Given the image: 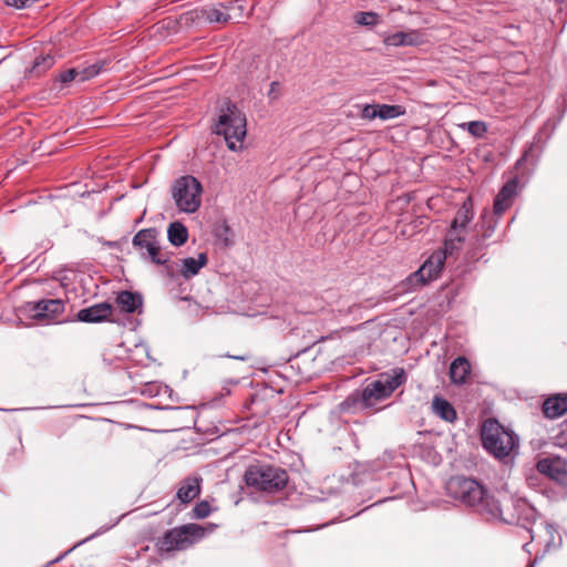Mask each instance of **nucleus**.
<instances>
[{"instance_id":"10","label":"nucleus","mask_w":567,"mask_h":567,"mask_svg":"<svg viewBox=\"0 0 567 567\" xmlns=\"http://www.w3.org/2000/svg\"><path fill=\"white\" fill-rule=\"evenodd\" d=\"M445 259L444 252H440L439 250L433 252L423 265L406 279L409 288L415 289L436 279L443 269Z\"/></svg>"},{"instance_id":"14","label":"nucleus","mask_w":567,"mask_h":567,"mask_svg":"<svg viewBox=\"0 0 567 567\" xmlns=\"http://www.w3.org/2000/svg\"><path fill=\"white\" fill-rule=\"evenodd\" d=\"M203 478L200 476H187L185 477L176 492V498L182 504H188L193 499L199 496L202 491Z\"/></svg>"},{"instance_id":"9","label":"nucleus","mask_w":567,"mask_h":567,"mask_svg":"<svg viewBox=\"0 0 567 567\" xmlns=\"http://www.w3.org/2000/svg\"><path fill=\"white\" fill-rule=\"evenodd\" d=\"M132 244L143 258L150 259L153 264L165 265L168 261V257L161 251L158 230L156 228L138 230L134 235Z\"/></svg>"},{"instance_id":"1","label":"nucleus","mask_w":567,"mask_h":567,"mask_svg":"<svg viewBox=\"0 0 567 567\" xmlns=\"http://www.w3.org/2000/svg\"><path fill=\"white\" fill-rule=\"evenodd\" d=\"M446 491L451 497L488 520L519 524L530 509L526 499L514 496L495 498L480 482L465 476L451 477Z\"/></svg>"},{"instance_id":"13","label":"nucleus","mask_w":567,"mask_h":567,"mask_svg":"<svg viewBox=\"0 0 567 567\" xmlns=\"http://www.w3.org/2000/svg\"><path fill=\"white\" fill-rule=\"evenodd\" d=\"M112 305L109 302H100L95 303L91 307L81 309L76 318L79 321L82 322H89V323H96L102 322L109 319V317L112 315Z\"/></svg>"},{"instance_id":"17","label":"nucleus","mask_w":567,"mask_h":567,"mask_svg":"<svg viewBox=\"0 0 567 567\" xmlns=\"http://www.w3.org/2000/svg\"><path fill=\"white\" fill-rule=\"evenodd\" d=\"M115 303L122 312L133 313L143 306V298L138 292L124 290L117 293Z\"/></svg>"},{"instance_id":"8","label":"nucleus","mask_w":567,"mask_h":567,"mask_svg":"<svg viewBox=\"0 0 567 567\" xmlns=\"http://www.w3.org/2000/svg\"><path fill=\"white\" fill-rule=\"evenodd\" d=\"M171 193L176 207L183 213L193 214L200 207L203 187L192 175L177 178L172 185Z\"/></svg>"},{"instance_id":"34","label":"nucleus","mask_w":567,"mask_h":567,"mask_svg":"<svg viewBox=\"0 0 567 567\" xmlns=\"http://www.w3.org/2000/svg\"><path fill=\"white\" fill-rule=\"evenodd\" d=\"M278 86H279V83H278V82H276V81L271 82V84H270V90H269V92H268V96H269L270 99H277V97H278V95H279V92H278V90H277V89H278Z\"/></svg>"},{"instance_id":"19","label":"nucleus","mask_w":567,"mask_h":567,"mask_svg":"<svg viewBox=\"0 0 567 567\" xmlns=\"http://www.w3.org/2000/svg\"><path fill=\"white\" fill-rule=\"evenodd\" d=\"M182 267L179 274L182 277L189 279L196 276L199 270L208 262L207 254L200 252L197 258L187 257L181 260Z\"/></svg>"},{"instance_id":"36","label":"nucleus","mask_w":567,"mask_h":567,"mask_svg":"<svg viewBox=\"0 0 567 567\" xmlns=\"http://www.w3.org/2000/svg\"><path fill=\"white\" fill-rule=\"evenodd\" d=\"M535 566V561H533L532 564H529L527 567H534Z\"/></svg>"},{"instance_id":"7","label":"nucleus","mask_w":567,"mask_h":567,"mask_svg":"<svg viewBox=\"0 0 567 567\" xmlns=\"http://www.w3.org/2000/svg\"><path fill=\"white\" fill-rule=\"evenodd\" d=\"M205 535V528L197 524H185L167 530L156 542L161 555L181 551L199 542Z\"/></svg>"},{"instance_id":"29","label":"nucleus","mask_w":567,"mask_h":567,"mask_svg":"<svg viewBox=\"0 0 567 567\" xmlns=\"http://www.w3.org/2000/svg\"><path fill=\"white\" fill-rule=\"evenodd\" d=\"M460 127L466 130L474 137H483L487 132V125L483 121H471L462 123Z\"/></svg>"},{"instance_id":"6","label":"nucleus","mask_w":567,"mask_h":567,"mask_svg":"<svg viewBox=\"0 0 567 567\" xmlns=\"http://www.w3.org/2000/svg\"><path fill=\"white\" fill-rule=\"evenodd\" d=\"M244 481L249 488L275 494L281 492L287 486L289 476L287 471L281 467L255 464L248 466L244 474Z\"/></svg>"},{"instance_id":"28","label":"nucleus","mask_w":567,"mask_h":567,"mask_svg":"<svg viewBox=\"0 0 567 567\" xmlns=\"http://www.w3.org/2000/svg\"><path fill=\"white\" fill-rule=\"evenodd\" d=\"M54 62H55L54 58L52 55H50V54L40 55V56H38L34 60L33 65H32L30 72L32 74L39 76L42 73H44L47 70L52 68Z\"/></svg>"},{"instance_id":"22","label":"nucleus","mask_w":567,"mask_h":567,"mask_svg":"<svg viewBox=\"0 0 567 567\" xmlns=\"http://www.w3.org/2000/svg\"><path fill=\"white\" fill-rule=\"evenodd\" d=\"M464 241H465V231H460V230L450 228L446 234L445 240H444V247H443V249H440L439 251L444 252L445 258H446L447 256H452L455 252H457L462 248V245L464 244Z\"/></svg>"},{"instance_id":"20","label":"nucleus","mask_w":567,"mask_h":567,"mask_svg":"<svg viewBox=\"0 0 567 567\" xmlns=\"http://www.w3.org/2000/svg\"><path fill=\"white\" fill-rule=\"evenodd\" d=\"M544 415L548 419H556L567 412V396L554 395L545 400L543 404Z\"/></svg>"},{"instance_id":"11","label":"nucleus","mask_w":567,"mask_h":567,"mask_svg":"<svg viewBox=\"0 0 567 567\" xmlns=\"http://www.w3.org/2000/svg\"><path fill=\"white\" fill-rule=\"evenodd\" d=\"M25 307L29 316L34 320L53 321L65 311V302L60 298L28 302Z\"/></svg>"},{"instance_id":"24","label":"nucleus","mask_w":567,"mask_h":567,"mask_svg":"<svg viewBox=\"0 0 567 567\" xmlns=\"http://www.w3.org/2000/svg\"><path fill=\"white\" fill-rule=\"evenodd\" d=\"M432 410L442 420L453 423L457 419L454 406L444 398L435 396L432 401Z\"/></svg>"},{"instance_id":"37","label":"nucleus","mask_w":567,"mask_h":567,"mask_svg":"<svg viewBox=\"0 0 567 567\" xmlns=\"http://www.w3.org/2000/svg\"><path fill=\"white\" fill-rule=\"evenodd\" d=\"M527 546H528V544H524V549H525V550H528V549H527Z\"/></svg>"},{"instance_id":"18","label":"nucleus","mask_w":567,"mask_h":567,"mask_svg":"<svg viewBox=\"0 0 567 567\" xmlns=\"http://www.w3.org/2000/svg\"><path fill=\"white\" fill-rule=\"evenodd\" d=\"M473 217H474L473 200L471 197H467L463 202V204L458 208V210L456 212V215H455L450 228H453V229H456L460 231H465L466 226L472 221Z\"/></svg>"},{"instance_id":"21","label":"nucleus","mask_w":567,"mask_h":567,"mask_svg":"<svg viewBox=\"0 0 567 567\" xmlns=\"http://www.w3.org/2000/svg\"><path fill=\"white\" fill-rule=\"evenodd\" d=\"M471 372L470 362L464 357L454 359L450 367V378L455 384H463Z\"/></svg>"},{"instance_id":"12","label":"nucleus","mask_w":567,"mask_h":567,"mask_svg":"<svg viewBox=\"0 0 567 567\" xmlns=\"http://www.w3.org/2000/svg\"><path fill=\"white\" fill-rule=\"evenodd\" d=\"M536 468L539 473L560 484L567 483V463L559 457L539 460Z\"/></svg>"},{"instance_id":"16","label":"nucleus","mask_w":567,"mask_h":567,"mask_svg":"<svg viewBox=\"0 0 567 567\" xmlns=\"http://www.w3.org/2000/svg\"><path fill=\"white\" fill-rule=\"evenodd\" d=\"M192 20L208 22V23H227L230 21V16L217 7H203L190 11Z\"/></svg>"},{"instance_id":"32","label":"nucleus","mask_w":567,"mask_h":567,"mask_svg":"<svg viewBox=\"0 0 567 567\" xmlns=\"http://www.w3.org/2000/svg\"><path fill=\"white\" fill-rule=\"evenodd\" d=\"M212 512L210 505L207 501H200L193 508V517L203 519L209 516Z\"/></svg>"},{"instance_id":"23","label":"nucleus","mask_w":567,"mask_h":567,"mask_svg":"<svg viewBox=\"0 0 567 567\" xmlns=\"http://www.w3.org/2000/svg\"><path fill=\"white\" fill-rule=\"evenodd\" d=\"M384 43L391 47L416 45L420 43V34L417 31L412 30L409 32H395L384 39Z\"/></svg>"},{"instance_id":"33","label":"nucleus","mask_w":567,"mask_h":567,"mask_svg":"<svg viewBox=\"0 0 567 567\" xmlns=\"http://www.w3.org/2000/svg\"><path fill=\"white\" fill-rule=\"evenodd\" d=\"M379 104H367L363 106L361 117L367 120H374L378 115Z\"/></svg>"},{"instance_id":"15","label":"nucleus","mask_w":567,"mask_h":567,"mask_svg":"<svg viewBox=\"0 0 567 567\" xmlns=\"http://www.w3.org/2000/svg\"><path fill=\"white\" fill-rule=\"evenodd\" d=\"M101 69L102 66L99 65L97 63H94V64H91L89 66H85V68H72V69H69L64 72H62L58 80L62 83V84H69L73 81H76V82H84L89 79H92L94 78L95 75H97L100 72H101Z\"/></svg>"},{"instance_id":"25","label":"nucleus","mask_w":567,"mask_h":567,"mask_svg":"<svg viewBox=\"0 0 567 567\" xmlns=\"http://www.w3.org/2000/svg\"><path fill=\"white\" fill-rule=\"evenodd\" d=\"M540 158V150L535 146V144H530L523 153V155L516 162L517 169H525L527 166L528 171H532L537 165Z\"/></svg>"},{"instance_id":"26","label":"nucleus","mask_w":567,"mask_h":567,"mask_svg":"<svg viewBox=\"0 0 567 567\" xmlns=\"http://www.w3.org/2000/svg\"><path fill=\"white\" fill-rule=\"evenodd\" d=\"M167 238L173 246L179 247L188 239L187 228L179 221H174L168 226Z\"/></svg>"},{"instance_id":"5","label":"nucleus","mask_w":567,"mask_h":567,"mask_svg":"<svg viewBox=\"0 0 567 567\" xmlns=\"http://www.w3.org/2000/svg\"><path fill=\"white\" fill-rule=\"evenodd\" d=\"M246 115L230 100L224 101L214 132L223 135L227 147L237 152L243 148V143L247 134Z\"/></svg>"},{"instance_id":"27","label":"nucleus","mask_w":567,"mask_h":567,"mask_svg":"<svg viewBox=\"0 0 567 567\" xmlns=\"http://www.w3.org/2000/svg\"><path fill=\"white\" fill-rule=\"evenodd\" d=\"M406 113V110L403 105H389V104H379L378 115L381 120H391L399 116H402Z\"/></svg>"},{"instance_id":"31","label":"nucleus","mask_w":567,"mask_h":567,"mask_svg":"<svg viewBox=\"0 0 567 567\" xmlns=\"http://www.w3.org/2000/svg\"><path fill=\"white\" fill-rule=\"evenodd\" d=\"M554 445L567 450V422L559 424L551 436Z\"/></svg>"},{"instance_id":"30","label":"nucleus","mask_w":567,"mask_h":567,"mask_svg":"<svg viewBox=\"0 0 567 567\" xmlns=\"http://www.w3.org/2000/svg\"><path fill=\"white\" fill-rule=\"evenodd\" d=\"M354 21L360 25L373 27L379 23V14L372 11L358 12L354 16Z\"/></svg>"},{"instance_id":"2","label":"nucleus","mask_w":567,"mask_h":567,"mask_svg":"<svg viewBox=\"0 0 567 567\" xmlns=\"http://www.w3.org/2000/svg\"><path fill=\"white\" fill-rule=\"evenodd\" d=\"M518 189V178L513 177L507 181L499 189L495 197L493 205V213L485 209L481 215L482 233L477 231L476 236L472 239V249L468 251L471 258H478L481 250L485 247V241L494 233L496 220L494 215L501 217L508 208L512 207Z\"/></svg>"},{"instance_id":"4","label":"nucleus","mask_w":567,"mask_h":567,"mask_svg":"<svg viewBox=\"0 0 567 567\" xmlns=\"http://www.w3.org/2000/svg\"><path fill=\"white\" fill-rule=\"evenodd\" d=\"M406 380L405 370L394 368L391 373H382L378 380L368 383L360 392L352 393L349 400L362 409H371L377 403L390 398Z\"/></svg>"},{"instance_id":"35","label":"nucleus","mask_w":567,"mask_h":567,"mask_svg":"<svg viewBox=\"0 0 567 567\" xmlns=\"http://www.w3.org/2000/svg\"><path fill=\"white\" fill-rule=\"evenodd\" d=\"M227 358H231V359H235V360H239V361H247L250 359V354L248 352H245V353H241V354H236V355H233V354H226Z\"/></svg>"},{"instance_id":"3","label":"nucleus","mask_w":567,"mask_h":567,"mask_svg":"<svg viewBox=\"0 0 567 567\" xmlns=\"http://www.w3.org/2000/svg\"><path fill=\"white\" fill-rule=\"evenodd\" d=\"M481 441L485 451L503 463L514 458L519 446L518 436L495 419H487L483 422Z\"/></svg>"}]
</instances>
